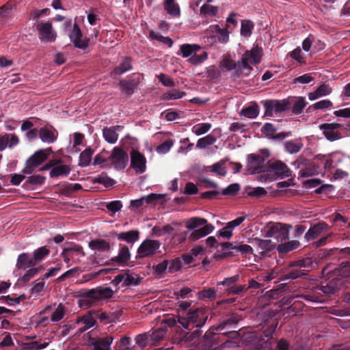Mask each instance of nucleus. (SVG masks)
<instances>
[{
	"label": "nucleus",
	"instance_id": "nucleus-1",
	"mask_svg": "<svg viewBox=\"0 0 350 350\" xmlns=\"http://www.w3.org/2000/svg\"><path fill=\"white\" fill-rule=\"evenodd\" d=\"M208 317V314L206 308H197L189 309L185 316L179 315L177 321L185 329L193 330L187 336V340L193 341L198 339L202 335V331L200 329L205 325Z\"/></svg>",
	"mask_w": 350,
	"mask_h": 350
},
{
	"label": "nucleus",
	"instance_id": "nucleus-2",
	"mask_svg": "<svg viewBox=\"0 0 350 350\" xmlns=\"http://www.w3.org/2000/svg\"><path fill=\"white\" fill-rule=\"evenodd\" d=\"M334 275L336 276L333 278L326 285H321L317 288V291L320 293L327 295L334 294L336 291L344 284L342 280L345 278L350 277V266L348 262L342 266L334 271Z\"/></svg>",
	"mask_w": 350,
	"mask_h": 350
},
{
	"label": "nucleus",
	"instance_id": "nucleus-3",
	"mask_svg": "<svg viewBox=\"0 0 350 350\" xmlns=\"http://www.w3.org/2000/svg\"><path fill=\"white\" fill-rule=\"evenodd\" d=\"M291 225L281 223H269L265 228V237H273L277 242H283L288 239Z\"/></svg>",
	"mask_w": 350,
	"mask_h": 350
},
{
	"label": "nucleus",
	"instance_id": "nucleus-4",
	"mask_svg": "<svg viewBox=\"0 0 350 350\" xmlns=\"http://www.w3.org/2000/svg\"><path fill=\"white\" fill-rule=\"evenodd\" d=\"M35 28L38 32V36L42 42H54L57 38V32L50 21L38 23Z\"/></svg>",
	"mask_w": 350,
	"mask_h": 350
},
{
	"label": "nucleus",
	"instance_id": "nucleus-5",
	"mask_svg": "<svg viewBox=\"0 0 350 350\" xmlns=\"http://www.w3.org/2000/svg\"><path fill=\"white\" fill-rule=\"evenodd\" d=\"M49 152H52L51 148L36 151L27 160L25 167L23 170V173L26 174H32L34 168L39 166L47 159L49 154Z\"/></svg>",
	"mask_w": 350,
	"mask_h": 350
},
{
	"label": "nucleus",
	"instance_id": "nucleus-6",
	"mask_svg": "<svg viewBox=\"0 0 350 350\" xmlns=\"http://www.w3.org/2000/svg\"><path fill=\"white\" fill-rule=\"evenodd\" d=\"M267 172L271 174V177H267L266 180H273L278 178H284L291 176V170L290 168L282 161L277 160L267 166Z\"/></svg>",
	"mask_w": 350,
	"mask_h": 350
},
{
	"label": "nucleus",
	"instance_id": "nucleus-7",
	"mask_svg": "<svg viewBox=\"0 0 350 350\" xmlns=\"http://www.w3.org/2000/svg\"><path fill=\"white\" fill-rule=\"evenodd\" d=\"M141 76L139 73H133L126 79H121L118 86L122 92L128 96L133 95L140 83Z\"/></svg>",
	"mask_w": 350,
	"mask_h": 350
},
{
	"label": "nucleus",
	"instance_id": "nucleus-8",
	"mask_svg": "<svg viewBox=\"0 0 350 350\" xmlns=\"http://www.w3.org/2000/svg\"><path fill=\"white\" fill-rule=\"evenodd\" d=\"M114 292L110 287H104L99 286L85 291L83 297L94 301H100L102 299H109L113 296Z\"/></svg>",
	"mask_w": 350,
	"mask_h": 350
},
{
	"label": "nucleus",
	"instance_id": "nucleus-9",
	"mask_svg": "<svg viewBox=\"0 0 350 350\" xmlns=\"http://www.w3.org/2000/svg\"><path fill=\"white\" fill-rule=\"evenodd\" d=\"M108 161H110L116 170H123L127 165L129 156L122 148L115 147L108 158Z\"/></svg>",
	"mask_w": 350,
	"mask_h": 350
},
{
	"label": "nucleus",
	"instance_id": "nucleus-10",
	"mask_svg": "<svg viewBox=\"0 0 350 350\" xmlns=\"http://www.w3.org/2000/svg\"><path fill=\"white\" fill-rule=\"evenodd\" d=\"M160 246L161 243L157 240L146 239L138 247L137 257L144 258L153 256L156 254Z\"/></svg>",
	"mask_w": 350,
	"mask_h": 350
},
{
	"label": "nucleus",
	"instance_id": "nucleus-11",
	"mask_svg": "<svg viewBox=\"0 0 350 350\" xmlns=\"http://www.w3.org/2000/svg\"><path fill=\"white\" fill-rule=\"evenodd\" d=\"M69 38L76 48L84 50L89 46L90 40L86 37L83 38L82 31L77 23L74 24Z\"/></svg>",
	"mask_w": 350,
	"mask_h": 350
},
{
	"label": "nucleus",
	"instance_id": "nucleus-12",
	"mask_svg": "<svg viewBox=\"0 0 350 350\" xmlns=\"http://www.w3.org/2000/svg\"><path fill=\"white\" fill-rule=\"evenodd\" d=\"M342 127V124L339 123H323L319 126L325 138L331 142L340 139L341 134L336 130Z\"/></svg>",
	"mask_w": 350,
	"mask_h": 350
},
{
	"label": "nucleus",
	"instance_id": "nucleus-13",
	"mask_svg": "<svg viewBox=\"0 0 350 350\" xmlns=\"http://www.w3.org/2000/svg\"><path fill=\"white\" fill-rule=\"evenodd\" d=\"M294 165H297L298 168L301 166H304L299 172L300 177H310L318 174V167L317 165L309 163V161L304 157L298 158L294 162Z\"/></svg>",
	"mask_w": 350,
	"mask_h": 350
},
{
	"label": "nucleus",
	"instance_id": "nucleus-14",
	"mask_svg": "<svg viewBox=\"0 0 350 350\" xmlns=\"http://www.w3.org/2000/svg\"><path fill=\"white\" fill-rule=\"evenodd\" d=\"M239 279V275H236L230 278H225L224 280L219 282L217 285L221 284L226 286L227 288L226 291L228 295H239L245 289V286L244 285H236Z\"/></svg>",
	"mask_w": 350,
	"mask_h": 350
},
{
	"label": "nucleus",
	"instance_id": "nucleus-15",
	"mask_svg": "<svg viewBox=\"0 0 350 350\" xmlns=\"http://www.w3.org/2000/svg\"><path fill=\"white\" fill-rule=\"evenodd\" d=\"M146 159L143 154L133 150L131 152V166L136 172L144 173L146 168Z\"/></svg>",
	"mask_w": 350,
	"mask_h": 350
},
{
	"label": "nucleus",
	"instance_id": "nucleus-16",
	"mask_svg": "<svg viewBox=\"0 0 350 350\" xmlns=\"http://www.w3.org/2000/svg\"><path fill=\"white\" fill-rule=\"evenodd\" d=\"M221 336L226 337V339L219 345L222 349L239 347L241 342L240 334L237 331L224 332L221 334Z\"/></svg>",
	"mask_w": 350,
	"mask_h": 350
},
{
	"label": "nucleus",
	"instance_id": "nucleus-17",
	"mask_svg": "<svg viewBox=\"0 0 350 350\" xmlns=\"http://www.w3.org/2000/svg\"><path fill=\"white\" fill-rule=\"evenodd\" d=\"M265 159L260 155L250 154L247 156V170L251 174L260 173L262 171Z\"/></svg>",
	"mask_w": 350,
	"mask_h": 350
},
{
	"label": "nucleus",
	"instance_id": "nucleus-18",
	"mask_svg": "<svg viewBox=\"0 0 350 350\" xmlns=\"http://www.w3.org/2000/svg\"><path fill=\"white\" fill-rule=\"evenodd\" d=\"M57 135L58 133L53 126H44L39 129V137L44 143L52 144L55 142Z\"/></svg>",
	"mask_w": 350,
	"mask_h": 350
},
{
	"label": "nucleus",
	"instance_id": "nucleus-19",
	"mask_svg": "<svg viewBox=\"0 0 350 350\" xmlns=\"http://www.w3.org/2000/svg\"><path fill=\"white\" fill-rule=\"evenodd\" d=\"M329 226L325 222H319L311 226L304 235V239L307 241L317 239L323 231L328 229Z\"/></svg>",
	"mask_w": 350,
	"mask_h": 350
},
{
	"label": "nucleus",
	"instance_id": "nucleus-20",
	"mask_svg": "<svg viewBox=\"0 0 350 350\" xmlns=\"http://www.w3.org/2000/svg\"><path fill=\"white\" fill-rule=\"evenodd\" d=\"M113 338L107 336L102 338H90V342L94 347V350H110V346Z\"/></svg>",
	"mask_w": 350,
	"mask_h": 350
},
{
	"label": "nucleus",
	"instance_id": "nucleus-21",
	"mask_svg": "<svg viewBox=\"0 0 350 350\" xmlns=\"http://www.w3.org/2000/svg\"><path fill=\"white\" fill-rule=\"evenodd\" d=\"M163 196L161 194L151 193L147 196H143L137 200H133L131 201V206L135 208H139L144 205V203L150 204L154 201L161 200Z\"/></svg>",
	"mask_w": 350,
	"mask_h": 350
},
{
	"label": "nucleus",
	"instance_id": "nucleus-22",
	"mask_svg": "<svg viewBox=\"0 0 350 350\" xmlns=\"http://www.w3.org/2000/svg\"><path fill=\"white\" fill-rule=\"evenodd\" d=\"M252 243L262 250L260 252L262 254L271 252L276 247L275 244L269 239H261L256 237L252 239Z\"/></svg>",
	"mask_w": 350,
	"mask_h": 350
},
{
	"label": "nucleus",
	"instance_id": "nucleus-23",
	"mask_svg": "<svg viewBox=\"0 0 350 350\" xmlns=\"http://www.w3.org/2000/svg\"><path fill=\"white\" fill-rule=\"evenodd\" d=\"M119 252L118 256L113 257L111 261L117 262L120 265L126 263L131 258V254L128 246L120 244Z\"/></svg>",
	"mask_w": 350,
	"mask_h": 350
},
{
	"label": "nucleus",
	"instance_id": "nucleus-24",
	"mask_svg": "<svg viewBox=\"0 0 350 350\" xmlns=\"http://www.w3.org/2000/svg\"><path fill=\"white\" fill-rule=\"evenodd\" d=\"M202 49L197 44H183L180 46V50L176 55H181L183 58L191 57L194 53H197Z\"/></svg>",
	"mask_w": 350,
	"mask_h": 350
},
{
	"label": "nucleus",
	"instance_id": "nucleus-25",
	"mask_svg": "<svg viewBox=\"0 0 350 350\" xmlns=\"http://www.w3.org/2000/svg\"><path fill=\"white\" fill-rule=\"evenodd\" d=\"M214 229V226L211 224L205 225L199 229L194 230L189 236V241H196L202 237L210 234Z\"/></svg>",
	"mask_w": 350,
	"mask_h": 350
},
{
	"label": "nucleus",
	"instance_id": "nucleus-26",
	"mask_svg": "<svg viewBox=\"0 0 350 350\" xmlns=\"http://www.w3.org/2000/svg\"><path fill=\"white\" fill-rule=\"evenodd\" d=\"M133 69L132 59L129 57H124L119 66L115 67L111 75H120Z\"/></svg>",
	"mask_w": 350,
	"mask_h": 350
},
{
	"label": "nucleus",
	"instance_id": "nucleus-27",
	"mask_svg": "<svg viewBox=\"0 0 350 350\" xmlns=\"http://www.w3.org/2000/svg\"><path fill=\"white\" fill-rule=\"evenodd\" d=\"M243 55L248 57L251 64L256 65L261 62L262 50L258 45H254L250 51H246Z\"/></svg>",
	"mask_w": 350,
	"mask_h": 350
},
{
	"label": "nucleus",
	"instance_id": "nucleus-28",
	"mask_svg": "<svg viewBox=\"0 0 350 350\" xmlns=\"http://www.w3.org/2000/svg\"><path fill=\"white\" fill-rule=\"evenodd\" d=\"M33 258L28 253H23L18 256L16 266L19 269H26L30 267L35 266Z\"/></svg>",
	"mask_w": 350,
	"mask_h": 350
},
{
	"label": "nucleus",
	"instance_id": "nucleus-29",
	"mask_svg": "<svg viewBox=\"0 0 350 350\" xmlns=\"http://www.w3.org/2000/svg\"><path fill=\"white\" fill-rule=\"evenodd\" d=\"M163 5L164 10L168 14L173 17H179L180 16V8L176 0H163Z\"/></svg>",
	"mask_w": 350,
	"mask_h": 350
},
{
	"label": "nucleus",
	"instance_id": "nucleus-30",
	"mask_svg": "<svg viewBox=\"0 0 350 350\" xmlns=\"http://www.w3.org/2000/svg\"><path fill=\"white\" fill-rule=\"evenodd\" d=\"M332 92V89L329 85L324 83L320 85L314 92L309 93L308 98L310 100H314L319 97L327 96L330 94Z\"/></svg>",
	"mask_w": 350,
	"mask_h": 350
},
{
	"label": "nucleus",
	"instance_id": "nucleus-31",
	"mask_svg": "<svg viewBox=\"0 0 350 350\" xmlns=\"http://www.w3.org/2000/svg\"><path fill=\"white\" fill-rule=\"evenodd\" d=\"M116 237L118 240L124 241L133 245L139 238V232L137 230H129L116 234Z\"/></svg>",
	"mask_w": 350,
	"mask_h": 350
},
{
	"label": "nucleus",
	"instance_id": "nucleus-32",
	"mask_svg": "<svg viewBox=\"0 0 350 350\" xmlns=\"http://www.w3.org/2000/svg\"><path fill=\"white\" fill-rule=\"evenodd\" d=\"M88 245L92 250L99 252H109L111 250L109 243L105 239H93L89 242Z\"/></svg>",
	"mask_w": 350,
	"mask_h": 350
},
{
	"label": "nucleus",
	"instance_id": "nucleus-33",
	"mask_svg": "<svg viewBox=\"0 0 350 350\" xmlns=\"http://www.w3.org/2000/svg\"><path fill=\"white\" fill-rule=\"evenodd\" d=\"M93 314L95 315V318H97L100 320V322H103L105 323H109L114 322L116 319L118 318L121 314L119 312H115L111 313L107 312H100L99 311H92Z\"/></svg>",
	"mask_w": 350,
	"mask_h": 350
},
{
	"label": "nucleus",
	"instance_id": "nucleus-34",
	"mask_svg": "<svg viewBox=\"0 0 350 350\" xmlns=\"http://www.w3.org/2000/svg\"><path fill=\"white\" fill-rule=\"evenodd\" d=\"M259 106L256 103H253L250 105L243 107L240 112V115L247 118L254 119L259 115Z\"/></svg>",
	"mask_w": 350,
	"mask_h": 350
},
{
	"label": "nucleus",
	"instance_id": "nucleus-35",
	"mask_svg": "<svg viewBox=\"0 0 350 350\" xmlns=\"http://www.w3.org/2000/svg\"><path fill=\"white\" fill-rule=\"evenodd\" d=\"M299 246V242L297 240H293L282 243L276 246V249L279 254H286L291 251L297 249Z\"/></svg>",
	"mask_w": 350,
	"mask_h": 350
},
{
	"label": "nucleus",
	"instance_id": "nucleus-36",
	"mask_svg": "<svg viewBox=\"0 0 350 350\" xmlns=\"http://www.w3.org/2000/svg\"><path fill=\"white\" fill-rule=\"evenodd\" d=\"M142 278L134 273H131L130 270L125 271L124 283L122 286H137L140 284Z\"/></svg>",
	"mask_w": 350,
	"mask_h": 350
},
{
	"label": "nucleus",
	"instance_id": "nucleus-37",
	"mask_svg": "<svg viewBox=\"0 0 350 350\" xmlns=\"http://www.w3.org/2000/svg\"><path fill=\"white\" fill-rule=\"evenodd\" d=\"M104 139L109 144H115L118 138L116 128L114 126L105 127L103 129Z\"/></svg>",
	"mask_w": 350,
	"mask_h": 350
},
{
	"label": "nucleus",
	"instance_id": "nucleus-38",
	"mask_svg": "<svg viewBox=\"0 0 350 350\" xmlns=\"http://www.w3.org/2000/svg\"><path fill=\"white\" fill-rule=\"evenodd\" d=\"M51 10L49 8L39 10L37 8L31 9L29 12V20L38 22L42 16H47L50 14Z\"/></svg>",
	"mask_w": 350,
	"mask_h": 350
},
{
	"label": "nucleus",
	"instance_id": "nucleus-39",
	"mask_svg": "<svg viewBox=\"0 0 350 350\" xmlns=\"http://www.w3.org/2000/svg\"><path fill=\"white\" fill-rule=\"evenodd\" d=\"M70 167L67 165H56L50 172L51 178L58 177L60 176H67L70 172Z\"/></svg>",
	"mask_w": 350,
	"mask_h": 350
},
{
	"label": "nucleus",
	"instance_id": "nucleus-40",
	"mask_svg": "<svg viewBox=\"0 0 350 350\" xmlns=\"http://www.w3.org/2000/svg\"><path fill=\"white\" fill-rule=\"evenodd\" d=\"M94 150L88 147L85 148L79 156V165L81 167H87L90 165Z\"/></svg>",
	"mask_w": 350,
	"mask_h": 350
},
{
	"label": "nucleus",
	"instance_id": "nucleus-41",
	"mask_svg": "<svg viewBox=\"0 0 350 350\" xmlns=\"http://www.w3.org/2000/svg\"><path fill=\"white\" fill-rule=\"evenodd\" d=\"M186 95V93L183 91H180L178 90L172 89L170 90L165 93L163 94L161 96V100H177L183 98Z\"/></svg>",
	"mask_w": 350,
	"mask_h": 350
},
{
	"label": "nucleus",
	"instance_id": "nucleus-42",
	"mask_svg": "<svg viewBox=\"0 0 350 350\" xmlns=\"http://www.w3.org/2000/svg\"><path fill=\"white\" fill-rule=\"evenodd\" d=\"M92 314H93L92 311H90L88 314L84 315L83 317H79L76 320V323H83L86 328L90 329L95 325L96 323V321L95 319V317H92Z\"/></svg>",
	"mask_w": 350,
	"mask_h": 350
},
{
	"label": "nucleus",
	"instance_id": "nucleus-43",
	"mask_svg": "<svg viewBox=\"0 0 350 350\" xmlns=\"http://www.w3.org/2000/svg\"><path fill=\"white\" fill-rule=\"evenodd\" d=\"M254 23L250 20H243L241 24L240 33L245 38H249L252 33Z\"/></svg>",
	"mask_w": 350,
	"mask_h": 350
},
{
	"label": "nucleus",
	"instance_id": "nucleus-44",
	"mask_svg": "<svg viewBox=\"0 0 350 350\" xmlns=\"http://www.w3.org/2000/svg\"><path fill=\"white\" fill-rule=\"evenodd\" d=\"M304 270H301V268L291 267V264L289 265V269L287 272L283 275L284 280H295L298 278L302 277L306 274L304 272Z\"/></svg>",
	"mask_w": 350,
	"mask_h": 350
},
{
	"label": "nucleus",
	"instance_id": "nucleus-45",
	"mask_svg": "<svg viewBox=\"0 0 350 350\" xmlns=\"http://www.w3.org/2000/svg\"><path fill=\"white\" fill-rule=\"evenodd\" d=\"M166 331V327H161L152 331L151 334L149 333L150 341L152 342V345H157V343L164 338Z\"/></svg>",
	"mask_w": 350,
	"mask_h": 350
},
{
	"label": "nucleus",
	"instance_id": "nucleus-46",
	"mask_svg": "<svg viewBox=\"0 0 350 350\" xmlns=\"http://www.w3.org/2000/svg\"><path fill=\"white\" fill-rule=\"evenodd\" d=\"M241 319V317L238 315L237 314L233 313L231 315H230L228 317L226 318V319L224 320L223 322H221L219 325L218 326V329H219L220 331H222L226 327L228 326H231L233 325L237 324L239 321Z\"/></svg>",
	"mask_w": 350,
	"mask_h": 350
},
{
	"label": "nucleus",
	"instance_id": "nucleus-47",
	"mask_svg": "<svg viewBox=\"0 0 350 350\" xmlns=\"http://www.w3.org/2000/svg\"><path fill=\"white\" fill-rule=\"evenodd\" d=\"M207 224V220L204 218L191 217L186 223V228L193 230L200 226H204Z\"/></svg>",
	"mask_w": 350,
	"mask_h": 350
},
{
	"label": "nucleus",
	"instance_id": "nucleus-48",
	"mask_svg": "<svg viewBox=\"0 0 350 350\" xmlns=\"http://www.w3.org/2000/svg\"><path fill=\"white\" fill-rule=\"evenodd\" d=\"M50 254V250L46 246H42L33 252V258L36 265L42 261Z\"/></svg>",
	"mask_w": 350,
	"mask_h": 350
},
{
	"label": "nucleus",
	"instance_id": "nucleus-49",
	"mask_svg": "<svg viewBox=\"0 0 350 350\" xmlns=\"http://www.w3.org/2000/svg\"><path fill=\"white\" fill-rule=\"evenodd\" d=\"M12 15V6L5 4L0 8V23L3 24L6 23Z\"/></svg>",
	"mask_w": 350,
	"mask_h": 350
},
{
	"label": "nucleus",
	"instance_id": "nucleus-50",
	"mask_svg": "<svg viewBox=\"0 0 350 350\" xmlns=\"http://www.w3.org/2000/svg\"><path fill=\"white\" fill-rule=\"evenodd\" d=\"M217 140V137L213 135H208L204 137L199 139L196 144V148L199 149L205 148L209 145H212Z\"/></svg>",
	"mask_w": 350,
	"mask_h": 350
},
{
	"label": "nucleus",
	"instance_id": "nucleus-51",
	"mask_svg": "<svg viewBox=\"0 0 350 350\" xmlns=\"http://www.w3.org/2000/svg\"><path fill=\"white\" fill-rule=\"evenodd\" d=\"M303 147L301 142H295L293 140L287 141L284 143L285 150L290 154H295L300 151Z\"/></svg>",
	"mask_w": 350,
	"mask_h": 350
},
{
	"label": "nucleus",
	"instance_id": "nucleus-52",
	"mask_svg": "<svg viewBox=\"0 0 350 350\" xmlns=\"http://www.w3.org/2000/svg\"><path fill=\"white\" fill-rule=\"evenodd\" d=\"M211 127L212 125L211 123H200L194 125L191 129V131L199 136L207 133Z\"/></svg>",
	"mask_w": 350,
	"mask_h": 350
},
{
	"label": "nucleus",
	"instance_id": "nucleus-53",
	"mask_svg": "<svg viewBox=\"0 0 350 350\" xmlns=\"http://www.w3.org/2000/svg\"><path fill=\"white\" fill-rule=\"evenodd\" d=\"M240 62H235L230 57H225L220 62L219 67L223 71H230L237 67Z\"/></svg>",
	"mask_w": 350,
	"mask_h": 350
},
{
	"label": "nucleus",
	"instance_id": "nucleus-54",
	"mask_svg": "<svg viewBox=\"0 0 350 350\" xmlns=\"http://www.w3.org/2000/svg\"><path fill=\"white\" fill-rule=\"evenodd\" d=\"M200 14L204 16H215L218 13V7L205 3L200 8Z\"/></svg>",
	"mask_w": 350,
	"mask_h": 350
},
{
	"label": "nucleus",
	"instance_id": "nucleus-55",
	"mask_svg": "<svg viewBox=\"0 0 350 350\" xmlns=\"http://www.w3.org/2000/svg\"><path fill=\"white\" fill-rule=\"evenodd\" d=\"M174 231V228L169 224L165 225L163 227L156 226L152 228V233L157 237H161L165 234H171Z\"/></svg>",
	"mask_w": 350,
	"mask_h": 350
},
{
	"label": "nucleus",
	"instance_id": "nucleus-56",
	"mask_svg": "<svg viewBox=\"0 0 350 350\" xmlns=\"http://www.w3.org/2000/svg\"><path fill=\"white\" fill-rule=\"evenodd\" d=\"M260 103L265 108L264 116L271 117L275 113L274 101L273 100H265L260 101Z\"/></svg>",
	"mask_w": 350,
	"mask_h": 350
},
{
	"label": "nucleus",
	"instance_id": "nucleus-57",
	"mask_svg": "<svg viewBox=\"0 0 350 350\" xmlns=\"http://www.w3.org/2000/svg\"><path fill=\"white\" fill-rule=\"evenodd\" d=\"M45 177L41 175H32L29 176L23 185V187L31 185H42L44 184Z\"/></svg>",
	"mask_w": 350,
	"mask_h": 350
},
{
	"label": "nucleus",
	"instance_id": "nucleus-58",
	"mask_svg": "<svg viewBox=\"0 0 350 350\" xmlns=\"http://www.w3.org/2000/svg\"><path fill=\"white\" fill-rule=\"evenodd\" d=\"M207 58L208 53L206 51L199 55L194 53L188 59V62L193 65H198L203 63Z\"/></svg>",
	"mask_w": 350,
	"mask_h": 350
},
{
	"label": "nucleus",
	"instance_id": "nucleus-59",
	"mask_svg": "<svg viewBox=\"0 0 350 350\" xmlns=\"http://www.w3.org/2000/svg\"><path fill=\"white\" fill-rule=\"evenodd\" d=\"M94 183L103 184L106 187H109L115 184V180L108 177L106 175V174L103 173L96 178H95Z\"/></svg>",
	"mask_w": 350,
	"mask_h": 350
},
{
	"label": "nucleus",
	"instance_id": "nucleus-60",
	"mask_svg": "<svg viewBox=\"0 0 350 350\" xmlns=\"http://www.w3.org/2000/svg\"><path fill=\"white\" fill-rule=\"evenodd\" d=\"M275 113L284 112L288 109L290 103L286 100H273Z\"/></svg>",
	"mask_w": 350,
	"mask_h": 350
},
{
	"label": "nucleus",
	"instance_id": "nucleus-61",
	"mask_svg": "<svg viewBox=\"0 0 350 350\" xmlns=\"http://www.w3.org/2000/svg\"><path fill=\"white\" fill-rule=\"evenodd\" d=\"M168 265L169 261L167 260H164L158 265L153 266L152 269L154 270V274L158 276L163 275L168 269Z\"/></svg>",
	"mask_w": 350,
	"mask_h": 350
},
{
	"label": "nucleus",
	"instance_id": "nucleus-62",
	"mask_svg": "<svg viewBox=\"0 0 350 350\" xmlns=\"http://www.w3.org/2000/svg\"><path fill=\"white\" fill-rule=\"evenodd\" d=\"M136 344L143 349L148 345L150 342L149 332H146L137 335L135 338Z\"/></svg>",
	"mask_w": 350,
	"mask_h": 350
},
{
	"label": "nucleus",
	"instance_id": "nucleus-63",
	"mask_svg": "<svg viewBox=\"0 0 350 350\" xmlns=\"http://www.w3.org/2000/svg\"><path fill=\"white\" fill-rule=\"evenodd\" d=\"M216 297V291L213 288L203 289L198 292V298L200 299H208L213 300Z\"/></svg>",
	"mask_w": 350,
	"mask_h": 350
},
{
	"label": "nucleus",
	"instance_id": "nucleus-64",
	"mask_svg": "<svg viewBox=\"0 0 350 350\" xmlns=\"http://www.w3.org/2000/svg\"><path fill=\"white\" fill-rule=\"evenodd\" d=\"M307 102L303 97H299L294 103L292 109L293 113L295 114H299L301 113L304 108L306 107Z\"/></svg>",
	"mask_w": 350,
	"mask_h": 350
}]
</instances>
